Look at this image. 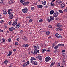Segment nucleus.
<instances>
[{
    "label": "nucleus",
    "mask_w": 67,
    "mask_h": 67,
    "mask_svg": "<svg viewBox=\"0 0 67 67\" xmlns=\"http://www.w3.org/2000/svg\"><path fill=\"white\" fill-rule=\"evenodd\" d=\"M51 59L49 57H48L45 58V60L46 62H48Z\"/></svg>",
    "instance_id": "2"
},
{
    "label": "nucleus",
    "mask_w": 67,
    "mask_h": 67,
    "mask_svg": "<svg viewBox=\"0 0 67 67\" xmlns=\"http://www.w3.org/2000/svg\"><path fill=\"white\" fill-rule=\"evenodd\" d=\"M20 26H21L20 23H18L15 27V28H16V29H19Z\"/></svg>",
    "instance_id": "7"
},
{
    "label": "nucleus",
    "mask_w": 67,
    "mask_h": 67,
    "mask_svg": "<svg viewBox=\"0 0 67 67\" xmlns=\"http://www.w3.org/2000/svg\"><path fill=\"white\" fill-rule=\"evenodd\" d=\"M38 21L39 22L41 23L42 22H43V19H42L39 20Z\"/></svg>",
    "instance_id": "38"
},
{
    "label": "nucleus",
    "mask_w": 67,
    "mask_h": 67,
    "mask_svg": "<svg viewBox=\"0 0 67 67\" xmlns=\"http://www.w3.org/2000/svg\"><path fill=\"white\" fill-rule=\"evenodd\" d=\"M8 62V60H5L4 61V63L5 64H7Z\"/></svg>",
    "instance_id": "30"
},
{
    "label": "nucleus",
    "mask_w": 67,
    "mask_h": 67,
    "mask_svg": "<svg viewBox=\"0 0 67 67\" xmlns=\"http://www.w3.org/2000/svg\"><path fill=\"white\" fill-rule=\"evenodd\" d=\"M60 65V63H59L58 64V66L59 67Z\"/></svg>",
    "instance_id": "48"
},
{
    "label": "nucleus",
    "mask_w": 67,
    "mask_h": 67,
    "mask_svg": "<svg viewBox=\"0 0 67 67\" xmlns=\"http://www.w3.org/2000/svg\"><path fill=\"white\" fill-rule=\"evenodd\" d=\"M31 61H32L34 60H36V59L34 58V57H31Z\"/></svg>",
    "instance_id": "20"
},
{
    "label": "nucleus",
    "mask_w": 67,
    "mask_h": 67,
    "mask_svg": "<svg viewBox=\"0 0 67 67\" xmlns=\"http://www.w3.org/2000/svg\"><path fill=\"white\" fill-rule=\"evenodd\" d=\"M18 44L19 43L18 42H15V45H18Z\"/></svg>",
    "instance_id": "37"
},
{
    "label": "nucleus",
    "mask_w": 67,
    "mask_h": 67,
    "mask_svg": "<svg viewBox=\"0 0 67 67\" xmlns=\"http://www.w3.org/2000/svg\"><path fill=\"white\" fill-rule=\"evenodd\" d=\"M9 3L10 4H13V1L11 0L9 2Z\"/></svg>",
    "instance_id": "22"
},
{
    "label": "nucleus",
    "mask_w": 67,
    "mask_h": 67,
    "mask_svg": "<svg viewBox=\"0 0 67 67\" xmlns=\"http://www.w3.org/2000/svg\"><path fill=\"white\" fill-rule=\"evenodd\" d=\"M34 65H36L37 64V62H35L34 63Z\"/></svg>",
    "instance_id": "31"
},
{
    "label": "nucleus",
    "mask_w": 67,
    "mask_h": 67,
    "mask_svg": "<svg viewBox=\"0 0 67 67\" xmlns=\"http://www.w3.org/2000/svg\"><path fill=\"white\" fill-rule=\"evenodd\" d=\"M32 47H33V48H34L35 49H39V48H40L39 46L37 45L36 46H32Z\"/></svg>",
    "instance_id": "8"
},
{
    "label": "nucleus",
    "mask_w": 67,
    "mask_h": 67,
    "mask_svg": "<svg viewBox=\"0 0 67 67\" xmlns=\"http://www.w3.org/2000/svg\"><path fill=\"white\" fill-rule=\"evenodd\" d=\"M58 45L59 46H64V44H59Z\"/></svg>",
    "instance_id": "25"
},
{
    "label": "nucleus",
    "mask_w": 67,
    "mask_h": 67,
    "mask_svg": "<svg viewBox=\"0 0 67 67\" xmlns=\"http://www.w3.org/2000/svg\"><path fill=\"white\" fill-rule=\"evenodd\" d=\"M8 42H11V38H9L8 40Z\"/></svg>",
    "instance_id": "41"
},
{
    "label": "nucleus",
    "mask_w": 67,
    "mask_h": 67,
    "mask_svg": "<svg viewBox=\"0 0 67 67\" xmlns=\"http://www.w3.org/2000/svg\"><path fill=\"white\" fill-rule=\"evenodd\" d=\"M59 45H58V44L57 45V46H55L54 47V49H57L58 47V46H59Z\"/></svg>",
    "instance_id": "29"
},
{
    "label": "nucleus",
    "mask_w": 67,
    "mask_h": 67,
    "mask_svg": "<svg viewBox=\"0 0 67 67\" xmlns=\"http://www.w3.org/2000/svg\"><path fill=\"white\" fill-rule=\"evenodd\" d=\"M48 27H49V29H51V28H52V26L51 25L49 26Z\"/></svg>",
    "instance_id": "54"
},
{
    "label": "nucleus",
    "mask_w": 67,
    "mask_h": 67,
    "mask_svg": "<svg viewBox=\"0 0 67 67\" xmlns=\"http://www.w3.org/2000/svg\"><path fill=\"white\" fill-rule=\"evenodd\" d=\"M55 3L57 4H60L62 3V2L60 0H58Z\"/></svg>",
    "instance_id": "4"
},
{
    "label": "nucleus",
    "mask_w": 67,
    "mask_h": 67,
    "mask_svg": "<svg viewBox=\"0 0 67 67\" xmlns=\"http://www.w3.org/2000/svg\"><path fill=\"white\" fill-rule=\"evenodd\" d=\"M28 46H29V44H25V47H28Z\"/></svg>",
    "instance_id": "52"
},
{
    "label": "nucleus",
    "mask_w": 67,
    "mask_h": 67,
    "mask_svg": "<svg viewBox=\"0 0 67 67\" xmlns=\"http://www.w3.org/2000/svg\"><path fill=\"white\" fill-rule=\"evenodd\" d=\"M62 38V36H59L58 37H57V38Z\"/></svg>",
    "instance_id": "47"
},
{
    "label": "nucleus",
    "mask_w": 67,
    "mask_h": 67,
    "mask_svg": "<svg viewBox=\"0 0 67 67\" xmlns=\"http://www.w3.org/2000/svg\"><path fill=\"white\" fill-rule=\"evenodd\" d=\"M16 40L17 41H19L20 40V39L19 38H17Z\"/></svg>",
    "instance_id": "57"
},
{
    "label": "nucleus",
    "mask_w": 67,
    "mask_h": 67,
    "mask_svg": "<svg viewBox=\"0 0 67 67\" xmlns=\"http://www.w3.org/2000/svg\"><path fill=\"white\" fill-rule=\"evenodd\" d=\"M58 35H59V34L57 33L56 34H55V36H56V37H57V36H58Z\"/></svg>",
    "instance_id": "50"
},
{
    "label": "nucleus",
    "mask_w": 67,
    "mask_h": 67,
    "mask_svg": "<svg viewBox=\"0 0 67 67\" xmlns=\"http://www.w3.org/2000/svg\"><path fill=\"white\" fill-rule=\"evenodd\" d=\"M16 20V21H15L13 22V23L12 24V26H15V25H16V24H17V21L18 20V19H17V20Z\"/></svg>",
    "instance_id": "3"
},
{
    "label": "nucleus",
    "mask_w": 67,
    "mask_h": 67,
    "mask_svg": "<svg viewBox=\"0 0 67 67\" xmlns=\"http://www.w3.org/2000/svg\"><path fill=\"white\" fill-rule=\"evenodd\" d=\"M8 11L10 12V11H12V9H9L8 10Z\"/></svg>",
    "instance_id": "55"
},
{
    "label": "nucleus",
    "mask_w": 67,
    "mask_h": 67,
    "mask_svg": "<svg viewBox=\"0 0 67 67\" xmlns=\"http://www.w3.org/2000/svg\"><path fill=\"white\" fill-rule=\"evenodd\" d=\"M50 19L51 21H52V20H54V18L52 16H50Z\"/></svg>",
    "instance_id": "23"
},
{
    "label": "nucleus",
    "mask_w": 67,
    "mask_h": 67,
    "mask_svg": "<svg viewBox=\"0 0 67 67\" xmlns=\"http://www.w3.org/2000/svg\"><path fill=\"white\" fill-rule=\"evenodd\" d=\"M31 10H34V7H32L31 8Z\"/></svg>",
    "instance_id": "49"
},
{
    "label": "nucleus",
    "mask_w": 67,
    "mask_h": 67,
    "mask_svg": "<svg viewBox=\"0 0 67 67\" xmlns=\"http://www.w3.org/2000/svg\"><path fill=\"white\" fill-rule=\"evenodd\" d=\"M20 33H23V30H21L20 31Z\"/></svg>",
    "instance_id": "60"
},
{
    "label": "nucleus",
    "mask_w": 67,
    "mask_h": 67,
    "mask_svg": "<svg viewBox=\"0 0 67 67\" xmlns=\"http://www.w3.org/2000/svg\"><path fill=\"white\" fill-rule=\"evenodd\" d=\"M56 27H59V28H60V27H62V26L59 23L56 24Z\"/></svg>",
    "instance_id": "6"
},
{
    "label": "nucleus",
    "mask_w": 67,
    "mask_h": 67,
    "mask_svg": "<svg viewBox=\"0 0 67 67\" xmlns=\"http://www.w3.org/2000/svg\"><path fill=\"white\" fill-rule=\"evenodd\" d=\"M12 54V52L11 51H10L9 52V54L7 55V56H11Z\"/></svg>",
    "instance_id": "15"
},
{
    "label": "nucleus",
    "mask_w": 67,
    "mask_h": 67,
    "mask_svg": "<svg viewBox=\"0 0 67 67\" xmlns=\"http://www.w3.org/2000/svg\"><path fill=\"white\" fill-rule=\"evenodd\" d=\"M46 34L47 35H49L50 34V32L49 31H48L46 32Z\"/></svg>",
    "instance_id": "36"
},
{
    "label": "nucleus",
    "mask_w": 67,
    "mask_h": 67,
    "mask_svg": "<svg viewBox=\"0 0 67 67\" xmlns=\"http://www.w3.org/2000/svg\"><path fill=\"white\" fill-rule=\"evenodd\" d=\"M34 52L35 54H37L39 53V50L37 49H35L34 50Z\"/></svg>",
    "instance_id": "13"
},
{
    "label": "nucleus",
    "mask_w": 67,
    "mask_h": 67,
    "mask_svg": "<svg viewBox=\"0 0 67 67\" xmlns=\"http://www.w3.org/2000/svg\"><path fill=\"white\" fill-rule=\"evenodd\" d=\"M3 30H1V29H0V32H3Z\"/></svg>",
    "instance_id": "59"
},
{
    "label": "nucleus",
    "mask_w": 67,
    "mask_h": 67,
    "mask_svg": "<svg viewBox=\"0 0 67 67\" xmlns=\"http://www.w3.org/2000/svg\"><path fill=\"white\" fill-rule=\"evenodd\" d=\"M58 12H57L55 13H54V17H55L57 16H58V15L59 14Z\"/></svg>",
    "instance_id": "14"
},
{
    "label": "nucleus",
    "mask_w": 67,
    "mask_h": 67,
    "mask_svg": "<svg viewBox=\"0 0 67 67\" xmlns=\"http://www.w3.org/2000/svg\"><path fill=\"white\" fill-rule=\"evenodd\" d=\"M28 18L29 19H31V16L30 15L29 16Z\"/></svg>",
    "instance_id": "58"
},
{
    "label": "nucleus",
    "mask_w": 67,
    "mask_h": 67,
    "mask_svg": "<svg viewBox=\"0 0 67 67\" xmlns=\"http://www.w3.org/2000/svg\"><path fill=\"white\" fill-rule=\"evenodd\" d=\"M55 64V62H53L51 64V65H50V67H52Z\"/></svg>",
    "instance_id": "19"
},
{
    "label": "nucleus",
    "mask_w": 67,
    "mask_h": 67,
    "mask_svg": "<svg viewBox=\"0 0 67 67\" xmlns=\"http://www.w3.org/2000/svg\"><path fill=\"white\" fill-rule=\"evenodd\" d=\"M61 64L62 65H65V58H63L62 59V62Z\"/></svg>",
    "instance_id": "5"
},
{
    "label": "nucleus",
    "mask_w": 67,
    "mask_h": 67,
    "mask_svg": "<svg viewBox=\"0 0 67 67\" xmlns=\"http://www.w3.org/2000/svg\"><path fill=\"white\" fill-rule=\"evenodd\" d=\"M37 7L38 8H43V5H37Z\"/></svg>",
    "instance_id": "17"
},
{
    "label": "nucleus",
    "mask_w": 67,
    "mask_h": 67,
    "mask_svg": "<svg viewBox=\"0 0 67 67\" xmlns=\"http://www.w3.org/2000/svg\"><path fill=\"white\" fill-rule=\"evenodd\" d=\"M50 5H51V6H53V7H54L55 5L54 4H53L51 2V3L50 4Z\"/></svg>",
    "instance_id": "33"
},
{
    "label": "nucleus",
    "mask_w": 67,
    "mask_h": 67,
    "mask_svg": "<svg viewBox=\"0 0 67 67\" xmlns=\"http://www.w3.org/2000/svg\"><path fill=\"white\" fill-rule=\"evenodd\" d=\"M59 67H65L64 66L62 65L60 66Z\"/></svg>",
    "instance_id": "64"
},
{
    "label": "nucleus",
    "mask_w": 67,
    "mask_h": 67,
    "mask_svg": "<svg viewBox=\"0 0 67 67\" xmlns=\"http://www.w3.org/2000/svg\"><path fill=\"white\" fill-rule=\"evenodd\" d=\"M3 13L4 14H6L7 13V12L5 11V10L3 11Z\"/></svg>",
    "instance_id": "28"
},
{
    "label": "nucleus",
    "mask_w": 67,
    "mask_h": 67,
    "mask_svg": "<svg viewBox=\"0 0 67 67\" xmlns=\"http://www.w3.org/2000/svg\"><path fill=\"white\" fill-rule=\"evenodd\" d=\"M14 17L13 16V14L10 15L9 16V18L10 19H13V18Z\"/></svg>",
    "instance_id": "16"
},
{
    "label": "nucleus",
    "mask_w": 67,
    "mask_h": 67,
    "mask_svg": "<svg viewBox=\"0 0 67 67\" xmlns=\"http://www.w3.org/2000/svg\"><path fill=\"white\" fill-rule=\"evenodd\" d=\"M62 55L63 56H66V54H65L64 52H62Z\"/></svg>",
    "instance_id": "32"
},
{
    "label": "nucleus",
    "mask_w": 67,
    "mask_h": 67,
    "mask_svg": "<svg viewBox=\"0 0 67 67\" xmlns=\"http://www.w3.org/2000/svg\"><path fill=\"white\" fill-rule=\"evenodd\" d=\"M27 65V64H26V63H24L23 64V67H26V66Z\"/></svg>",
    "instance_id": "27"
},
{
    "label": "nucleus",
    "mask_w": 67,
    "mask_h": 67,
    "mask_svg": "<svg viewBox=\"0 0 67 67\" xmlns=\"http://www.w3.org/2000/svg\"><path fill=\"white\" fill-rule=\"evenodd\" d=\"M23 39L24 41H28V38L24 36L23 37Z\"/></svg>",
    "instance_id": "10"
},
{
    "label": "nucleus",
    "mask_w": 67,
    "mask_h": 67,
    "mask_svg": "<svg viewBox=\"0 0 67 67\" xmlns=\"http://www.w3.org/2000/svg\"><path fill=\"white\" fill-rule=\"evenodd\" d=\"M38 59L40 60H41L42 59V56H40L38 57Z\"/></svg>",
    "instance_id": "24"
},
{
    "label": "nucleus",
    "mask_w": 67,
    "mask_h": 67,
    "mask_svg": "<svg viewBox=\"0 0 67 67\" xmlns=\"http://www.w3.org/2000/svg\"><path fill=\"white\" fill-rule=\"evenodd\" d=\"M67 12V10L66 9H64L63 10V12Z\"/></svg>",
    "instance_id": "35"
},
{
    "label": "nucleus",
    "mask_w": 67,
    "mask_h": 67,
    "mask_svg": "<svg viewBox=\"0 0 67 67\" xmlns=\"http://www.w3.org/2000/svg\"><path fill=\"white\" fill-rule=\"evenodd\" d=\"M59 12H60V13H63V12L62 10H59Z\"/></svg>",
    "instance_id": "34"
},
{
    "label": "nucleus",
    "mask_w": 67,
    "mask_h": 67,
    "mask_svg": "<svg viewBox=\"0 0 67 67\" xmlns=\"http://www.w3.org/2000/svg\"><path fill=\"white\" fill-rule=\"evenodd\" d=\"M29 22H32L33 21V20L32 19H30L29 20Z\"/></svg>",
    "instance_id": "45"
},
{
    "label": "nucleus",
    "mask_w": 67,
    "mask_h": 67,
    "mask_svg": "<svg viewBox=\"0 0 67 67\" xmlns=\"http://www.w3.org/2000/svg\"><path fill=\"white\" fill-rule=\"evenodd\" d=\"M2 42H5V40H4V38H3L2 40Z\"/></svg>",
    "instance_id": "39"
},
{
    "label": "nucleus",
    "mask_w": 67,
    "mask_h": 67,
    "mask_svg": "<svg viewBox=\"0 0 67 67\" xmlns=\"http://www.w3.org/2000/svg\"><path fill=\"white\" fill-rule=\"evenodd\" d=\"M42 3L43 4L45 5V4H46V2L45 1H42Z\"/></svg>",
    "instance_id": "18"
},
{
    "label": "nucleus",
    "mask_w": 67,
    "mask_h": 67,
    "mask_svg": "<svg viewBox=\"0 0 67 67\" xmlns=\"http://www.w3.org/2000/svg\"><path fill=\"white\" fill-rule=\"evenodd\" d=\"M23 47H25V44L23 45Z\"/></svg>",
    "instance_id": "63"
},
{
    "label": "nucleus",
    "mask_w": 67,
    "mask_h": 67,
    "mask_svg": "<svg viewBox=\"0 0 67 67\" xmlns=\"http://www.w3.org/2000/svg\"><path fill=\"white\" fill-rule=\"evenodd\" d=\"M4 22V21H3V20H2L1 21L0 23H1L2 24V23H3Z\"/></svg>",
    "instance_id": "44"
},
{
    "label": "nucleus",
    "mask_w": 67,
    "mask_h": 67,
    "mask_svg": "<svg viewBox=\"0 0 67 67\" xmlns=\"http://www.w3.org/2000/svg\"><path fill=\"white\" fill-rule=\"evenodd\" d=\"M47 20L48 21V22H51V19H48Z\"/></svg>",
    "instance_id": "43"
},
{
    "label": "nucleus",
    "mask_w": 67,
    "mask_h": 67,
    "mask_svg": "<svg viewBox=\"0 0 67 67\" xmlns=\"http://www.w3.org/2000/svg\"><path fill=\"white\" fill-rule=\"evenodd\" d=\"M26 63L27 65H29V64H30V62H29V61H27V62Z\"/></svg>",
    "instance_id": "56"
},
{
    "label": "nucleus",
    "mask_w": 67,
    "mask_h": 67,
    "mask_svg": "<svg viewBox=\"0 0 67 67\" xmlns=\"http://www.w3.org/2000/svg\"><path fill=\"white\" fill-rule=\"evenodd\" d=\"M53 47H54V46H55V43H53Z\"/></svg>",
    "instance_id": "62"
},
{
    "label": "nucleus",
    "mask_w": 67,
    "mask_h": 67,
    "mask_svg": "<svg viewBox=\"0 0 67 67\" xmlns=\"http://www.w3.org/2000/svg\"><path fill=\"white\" fill-rule=\"evenodd\" d=\"M14 30H15L14 28L12 27L9 28V31H14Z\"/></svg>",
    "instance_id": "11"
},
{
    "label": "nucleus",
    "mask_w": 67,
    "mask_h": 67,
    "mask_svg": "<svg viewBox=\"0 0 67 67\" xmlns=\"http://www.w3.org/2000/svg\"><path fill=\"white\" fill-rule=\"evenodd\" d=\"M29 3H30V2H26L23 3V5H27Z\"/></svg>",
    "instance_id": "9"
},
{
    "label": "nucleus",
    "mask_w": 67,
    "mask_h": 67,
    "mask_svg": "<svg viewBox=\"0 0 67 67\" xmlns=\"http://www.w3.org/2000/svg\"><path fill=\"white\" fill-rule=\"evenodd\" d=\"M22 10L23 12L24 13H27L28 9L26 7H25L24 8L22 9Z\"/></svg>",
    "instance_id": "1"
},
{
    "label": "nucleus",
    "mask_w": 67,
    "mask_h": 67,
    "mask_svg": "<svg viewBox=\"0 0 67 67\" xmlns=\"http://www.w3.org/2000/svg\"><path fill=\"white\" fill-rule=\"evenodd\" d=\"M3 3V0H0V3Z\"/></svg>",
    "instance_id": "46"
},
{
    "label": "nucleus",
    "mask_w": 67,
    "mask_h": 67,
    "mask_svg": "<svg viewBox=\"0 0 67 67\" xmlns=\"http://www.w3.org/2000/svg\"><path fill=\"white\" fill-rule=\"evenodd\" d=\"M9 25H11V24H12V22L10 21V22H9Z\"/></svg>",
    "instance_id": "40"
},
{
    "label": "nucleus",
    "mask_w": 67,
    "mask_h": 67,
    "mask_svg": "<svg viewBox=\"0 0 67 67\" xmlns=\"http://www.w3.org/2000/svg\"><path fill=\"white\" fill-rule=\"evenodd\" d=\"M8 14L9 15H10L11 14V12H10V11H9L8 10Z\"/></svg>",
    "instance_id": "51"
},
{
    "label": "nucleus",
    "mask_w": 67,
    "mask_h": 67,
    "mask_svg": "<svg viewBox=\"0 0 67 67\" xmlns=\"http://www.w3.org/2000/svg\"><path fill=\"white\" fill-rule=\"evenodd\" d=\"M59 30H60V31H62V30H63V29L60 28H59Z\"/></svg>",
    "instance_id": "53"
},
{
    "label": "nucleus",
    "mask_w": 67,
    "mask_h": 67,
    "mask_svg": "<svg viewBox=\"0 0 67 67\" xmlns=\"http://www.w3.org/2000/svg\"><path fill=\"white\" fill-rule=\"evenodd\" d=\"M20 1L21 3H23L24 2V1L23 0H20Z\"/></svg>",
    "instance_id": "42"
},
{
    "label": "nucleus",
    "mask_w": 67,
    "mask_h": 67,
    "mask_svg": "<svg viewBox=\"0 0 67 67\" xmlns=\"http://www.w3.org/2000/svg\"><path fill=\"white\" fill-rule=\"evenodd\" d=\"M42 45L43 46H45V44H43Z\"/></svg>",
    "instance_id": "61"
},
{
    "label": "nucleus",
    "mask_w": 67,
    "mask_h": 67,
    "mask_svg": "<svg viewBox=\"0 0 67 67\" xmlns=\"http://www.w3.org/2000/svg\"><path fill=\"white\" fill-rule=\"evenodd\" d=\"M54 12V10H51L50 12V14H53Z\"/></svg>",
    "instance_id": "21"
},
{
    "label": "nucleus",
    "mask_w": 67,
    "mask_h": 67,
    "mask_svg": "<svg viewBox=\"0 0 67 67\" xmlns=\"http://www.w3.org/2000/svg\"><path fill=\"white\" fill-rule=\"evenodd\" d=\"M61 8H65V4L64 3H62L61 5Z\"/></svg>",
    "instance_id": "12"
},
{
    "label": "nucleus",
    "mask_w": 67,
    "mask_h": 67,
    "mask_svg": "<svg viewBox=\"0 0 67 67\" xmlns=\"http://www.w3.org/2000/svg\"><path fill=\"white\" fill-rule=\"evenodd\" d=\"M31 53H32V54L33 55H34L35 54V53H34V51H31Z\"/></svg>",
    "instance_id": "26"
}]
</instances>
